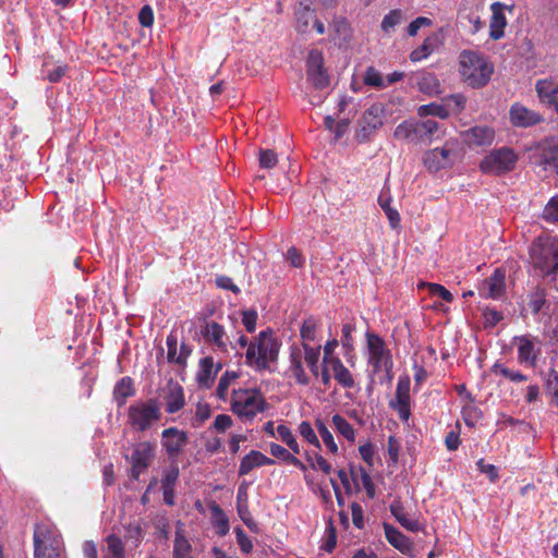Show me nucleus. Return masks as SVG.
Instances as JSON below:
<instances>
[{
    "label": "nucleus",
    "instance_id": "nucleus-61",
    "mask_svg": "<svg viewBox=\"0 0 558 558\" xmlns=\"http://www.w3.org/2000/svg\"><path fill=\"white\" fill-rule=\"evenodd\" d=\"M544 218L547 221H558V195L554 196L544 208Z\"/></svg>",
    "mask_w": 558,
    "mask_h": 558
},
{
    "label": "nucleus",
    "instance_id": "nucleus-49",
    "mask_svg": "<svg viewBox=\"0 0 558 558\" xmlns=\"http://www.w3.org/2000/svg\"><path fill=\"white\" fill-rule=\"evenodd\" d=\"M403 17L402 11L399 9L391 10L386 14L381 21V29L389 34L393 28L401 23Z\"/></svg>",
    "mask_w": 558,
    "mask_h": 558
},
{
    "label": "nucleus",
    "instance_id": "nucleus-17",
    "mask_svg": "<svg viewBox=\"0 0 558 558\" xmlns=\"http://www.w3.org/2000/svg\"><path fill=\"white\" fill-rule=\"evenodd\" d=\"M481 296L485 299L498 300L506 292V271L502 268H496L487 277L478 289Z\"/></svg>",
    "mask_w": 558,
    "mask_h": 558
},
{
    "label": "nucleus",
    "instance_id": "nucleus-16",
    "mask_svg": "<svg viewBox=\"0 0 558 558\" xmlns=\"http://www.w3.org/2000/svg\"><path fill=\"white\" fill-rule=\"evenodd\" d=\"M162 399L165 401V410L169 414L181 411L186 402L183 387L170 378L162 388Z\"/></svg>",
    "mask_w": 558,
    "mask_h": 558
},
{
    "label": "nucleus",
    "instance_id": "nucleus-48",
    "mask_svg": "<svg viewBox=\"0 0 558 558\" xmlns=\"http://www.w3.org/2000/svg\"><path fill=\"white\" fill-rule=\"evenodd\" d=\"M167 360L170 363H175L178 365H184V355L177 354V348H178V339L177 336L173 333H170L167 337Z\"/></svg>",
    "mask_w": 558,
    "mask_h": 558
},
{
    "label": "nucleus",
    "instance_id": "nucleus-11",
    "mask_svg": "<svg viewBox=\"0 0 558 558\" xmlns=\"http://www.w3.org/2000/svg\"><path fill=\"white\" fill-rule=\"evenodd\" d=\"M366 340L368 350V364L373 367V372L378 373L383 368H391V354L390 351L386 348L383 338L376 333L366 332Z\"/></svg>",
    "mask_w": 558,
    "mask_h": 558
},
{
    "label": "nucleus",
    "instance_id": "nucleus-9",
    "mask_svg": "<svg viewBox=\"0 0 558 558\" xmlns=\"http://www.w3.org/2000/svg\"><path fill=\"white\" fill-rule=\"evenodd\" d=\"M518 155L508 147L493 150L480 163L483 173L499 175L513 170Z\"/></svg>",
    "mask_w": 558,
    "mask_h": 558
},
{
    "label": "nucleus",
    "instance_id": "nucleus-51",
    "mask_svg": "<svg viewBox=\"0 0 558 558\" xmlns=\"http://www.w3.org/2000/svg\"><path fill=\"white\" fill-rule=\"evenodd\" d=\"M299 433L307 442L313 445L315 448H317V449L322 448L315 430L313 429L312 425L307 421H303L300 423Z\"/></svg>",
    "mask_w": 558,
    "mask_h": 558
},
{
    "label": "nucleus",
    "instance_id": "nucleus-46",
    "mask_svg": "<svg viewBox=\"0 0 558 558\" xmlns=\"http://www.w3.org/2000/svg\"><path fill=\"white\" fill-rule=\"evenodd\" d=\"M434 51V39L427 37L421 46L412 50L410 53V60L412 62H418L426 59Z\"/></svg>",
    "mask_w": 558,
    "mask_h": 558
},
{
    "label": "nucleus",
    "instance_id": "nucleus-27",
    "mask_svg": "<svg viewBox=\"0 0 558 558\" xmlns=\"http://www.w3.org/2000/svg\"><path fill=\"white\" fill-rule=\"evenodd\" d=\"M332 371V377L344 389H352L355 387V379L350 369L342 363L341 359H332L329 364Z\"/></svg>",
    "mask_w": 558,
    "mask_h": 558
},
{
    "label": "nucleus",
    "instance_id": "nucleus-42",
    "mask_svg": "<svg viewBox=\"0 0 558 558\" xmlns=\"http://www.w3.org/2000/svg\"><path fill=\"white\" fill-rule=\"evenodd\" d=\"M317 323L313 316L304 319L301 328H300V337L302 339V348H305V344H310V342L315 340L316 337Z\"/></svg>",
    "mask_w": 558,
    "mask_h": 558
},
{
    "label": "nucleus",
    "instance_id": "nucleus-57",
    "mask_svg": "<svg viewBox=\"0 0 558 558\" xmlns=\"http://www.w3.org/2000/svg\"><path fill=\"white\" fill-rule=\"evenodd\" d=\"M234 532H235L236 542L240 546L241 551L246 555L251 554L253 550V543H252L251 538L246 535V533L241 527H236Z\"/></svg>",
    "mask_w": 558,
    "mask_h": 558
},
{
    "label": "nucleus",
    "instance_id": "nucleus-26",
    "mask_svg": "<svg viewBox=\"0 0 558 558\" xmlns=\"http://www.w3.org/2000/svg\"><path fill=\"white\" fill-rule=\"evenodd\" d=\"M214 366L215 363L211 356L201 359L196 374V380L201 387L209 388L213 385L217 373L221 369V364H218L216 369H214Z\"/></svg>",
    "mask_w": 558,
    "mask_h": 558
},
{
    "label": "nucleus",
    "instance_id": "nucleus-28",
    "mask_svg": "<svg viewBox=\"0 0 558 558\" xmlns=\"http://www.w3.org/2000/svg\"><path fill=\"white\" fill-rule=\"evenodd\" d=\"M312 0H300L296 9V29L304 34L307 33L310 24L316 19L315 10L312 9Z\"/></svg>",
    "mask_w": 558,
    "mask_h": 558
},
{
    "label": "nucleus",
    "instance_id": "nucleus-40",
    "mask_svg": "<svg viewBox=\"0 0 558 558\" xmlns=\"http://www.w3.org/2000/svg\"><path fill=\"white\" fill-rule=\"evenodd\" d=\"M331 421L337 432L340 435H342L348 441L353 442L355 440V430L352 424L347 418H344L340 414H335Z\"/></svg>",
    "mask_w": 558,
    "mask_h": 558
},
{
    "label": "nucleus",
    "instance_id": "nucleus-45",
    "mask_svg": "<svg viewBox=\"0 0 558 558\" xmlns=\"http://www.w3.org/2000/svg\"><path fill=\"white\" fill-rule=\"evenodd\" d=\"M462 417L469 427H474L483 417V412L476 405L470 403L462 408Z\"/></svg>",
    "mask_w": 558,
    "mask_h": 558
},
{
    "label": "nucleus",
    "instance_id": "nucleus-31",
    "mask_svg": "<svg viewBox=\"0 0 558 558\" xmlns=\"http://www.w3.org/2000/svg\"><path fill=\"white\" fill-rule=\"evenodd\" d=\"M123 537L126 542H131L136 548L140 546L145 536L144 522L142 519H134L123 524Z\"/></svg>",
    "mask_w": 558,
    "mask_h": 558
},
{
    "label": "nucleus",
    "instance_id": "nucleus-30",
    "mask_svg": "<svg viewBox=\"0 0 558 558\" xmlns=\"http://www.w3.org/2000/svg\"><path fill=\"white\" fill-rule=\"evenodd\" d=\"M134 380L130 376L119 379L113 388V398L119 407L125 404L126 399L135 396Z\"/></svg>",
    "mask_w": 558,
    "mask_h": 558
},
{
    "label": "nucleus",
    "instance_id": "nucleus-63",
    "mask_svg": "<svg viewBox=\"0 0 558 558\" xmlns=\"http://www.w3.org/2000/svg\"><path fill=\"white\" fill-rule=\"evenodd\" d=\"M215 283L218 288L231 291L234 294H239L241 292L240 288L233 283L232 279L228 276L221 275L216 277Z\"/></svg>",
    "mask_w": 558,
    "mask_h": 558
},
{
    "label": "nucleus",
    "instance_id": "nucleus-55",
    "mask_svg": "<svg viewBox=\"0 0 558 558\" xmlns=\"http://www.w3.org/2000/svg\"><path fill=\"white\" fill-rule=\"evenodd\" d=\"M269 451L272 457L281 460L287 464H290L291 460H293V458L295 457L294 453H291L288 449L276 442L270 444Z\"/></svg>",
    "mask_w": 558,
    "mask_h": 558
},
{
    "label": "nucleus",
    "instance_id": "nucleus-53",
    "mask_svg": "<svg viewBox=\"0 0 558 558\" xmlns=\"http://www.w3.org/2000/svg\"><path fill=\"white\" fill-rule=\"evenodd\" d=\"M238 375L235 373L226 372L219 379L218 386L216 388V396L225 400L228 393V389L231 380L235 379Z\"/></svg>",
    "mask_w": 558,
    "mask_h": 558
},
{
    "label": "nucleus",
    "instance_id": "nucleus-58",
    "mask_svg": "<svg viewBox=\"0 0 558 558\" xmlns=\"http://www.w3.org/2000/svg\"><path fill=\"white\" fill-rule=\"evenodd\" d=\"M287 260L291 264L292 267L301 268L304 266L305 257L303 254L294 246L288 248L286 253Z\"/></svg>",
    "mask_w": 558,
    "mask_h": 558
},
{
    "label": "nucleus",
    "instance_id": "nucleus-47",
    "mask_svg": "<svg viewBox=\"0 0 558 558\" xmlns=\"http://www.w3.org/2000/svg\"><path fill=\"white\" fill-rule=\"evenodd\" d=\"M493 372L495 374H500L502 377L509 379L512 383H522L527 380V376L521 372L510 369L498 363L493 366Z\"/></svg>",
    "mask_w": 558,
    "mask_h": 558
},
{
    "label": "nucleus",
    "instance_id": "nucleus-37",
    "mask_svg": "<svg viewBox=\"0 0 558 558\" xmlns=\"http://www.w3.org/2000/svg\"><path fill=\"white\" fill-rule=\"evenodd\" d=\"M187 554H192V545L184 535L183 523L178 521L173 542V557L186 556Z\"/></svg>",
    "mask_w": 558,
    "mask_h": 558
},
{
    "label": "nucleus",
    "instance_id": "nucleus-32",
    "mask_svg": "<svg viewBox=\"0 0 558 558\" xmlns=\"http://www.w3.org/2000/svg\"><path fill=\"white\" fill-rule=\"evenodd\" d=\"M378 205L381 207L384 213L386 214L390 225L392 228H396L400 223V215L397 209L390 206L392 201L390 189L388 186H384L378 195Z\"/></svg>",
    "mask_w": 558,
    "mask_h": 558
},
{
    "label": "nucleus",
    "instance_id": "nucleus-18",
    "mask_svg": "<svg viewBox=\"0 0 558 558\" xmlns=\"http://www.w3.org/2000/svg\"><path fill=\"white\" fill-rule=\"evenodd\" d=\"M514 5H508L502 2H494L490 5L492 17L489 23V37L494 40H499L505 36V28L507 26V19L505 11L513 12Z\"/></svg>",
    "mask_w": 558,
    "mask_h": 558
},
{
    "label": "nucleus",
    "instance_id": "nucleus-4",
    "mask_svg": "<svg viewBox=\"0 0 558 558\" xmlns=\"http://www.w3.org/2000/svg\"><path fill=\"white\" fill-rule=\"evenodd\" d=\"M34 558H62V536L57 526L50 522L35 524L34 533Z\"/></svg>",
    "mask_w": 558,
    "mask_h": 558
},
{
    "label": "nucleus",
    "instance_id": "nucleus-29",
    "mask_svg": "<svg viewBox=\"0 0 558 558\" xmlns=\"http://www.w3.org/2000/svg\"><path fill=\"white\" fill-rule=\"evenodd\" d=\"M390 513L401 524L402 527L410 532H418L422 530L420 522L415 519H409L405 515L404 507L400 498L395 499L389 506Z\"/></svg>",
    "mask_w": 558,
    "mask_h": 558
},
{
    "label": "nucleus",
    "instance_id": "nucleus-2",
    "mask_svg": "<svg viewBox=\"0 0 558 558\" xmlns=\"http://www.w3.org/2000/svg\"><path fill=\"white\" fill-rule=\"evenodd\" d=\"M459 72L469 86L480 88L489 82L494 66L481 53L463 50L459 56Z\"/></svg>",
    "mask_w": 558,
    "mask_h": 558
},
{
    "label": "nucleus",
    "instance_id": "nucleus-6",
    "mask_svg": "<svg viewBox=\"0 0 558 558\" xmlns=\"http://www.w3.org/2000/svg\"><path fill=\"white\" fill-rule=\"evenodd\" d=\"M268 403L259 389L234 390L231 409L244 421L252 422L258 413L267 410Z\"/></svg>",
    "mask_w": 558,
    "mask_h": 558
},
{
    "label": "nucleus",
    "instance_id": "nucleus-39",
    "mask_svg": "<svg viewBox=\"0 0 558 558\" xmlns=\"http://www.w3.org/2000/svg\"><path fill=\"white\" fill-rule=\"evenodd\" d=\"M304 350V361L310 368L311 373L315 376H319V359L322 347H311L310 344H305Z\"/></svg>",
    "mask_w": 558,
    "mask_h": 558
},
{
    "label": "nucleus",
    "instance_id": "nucleus-60",
    "mask_svg": "<svg viewBox=\"0 0 558 558\" xmlns=\"http://www.w3.org/2000/svg\"><path fill=\"white\" fill-rule=\"evenodd\" d=\"M257 317V312L255 310H246L242 313V324L247 332L255 331Z\"/></svg>",
    "mask_w": 558,
    "mask_h": 558
},
{
    "label": "nucleus",
    "instance_id": "nucleus-38",
    "mask_svg": "<svg viewBox=\"0 0 558 558\" xmlns=\"http://www.w3.org/2000/svg\"><path fill=\"white\" fill-rule=\"evenodd\" d=\"M68 69L66 64L50 63L46 61L43 64L40 73L44 80H47L50 83H58L65 75Z\"/></svg>",
    "mask_w": 558,
    "mask_h": 558
},
{
    "label": "nucleus",
    "instance_id": "nucleus-19",
    "mask_svg": "<svg viewBox=\"0 0 558 558\" xmlns=\"http://www.w3.org/2000/svg\"><path fill=\"white\" fill-rule=\"evenodd\" d=\"M307 76L317 89L326 88L329 85V77L324 68L323 56L312 51L307 60Z\"/></svg>",
    "mask_w": 558,
    "mask_h": 558
},
{
    "label": "nucleus",
    "instance_id": "nucleus-8",
    "mask_svg": "<svg viewBox=\"0 0 558 558\" xmlns=\"http://www.w3.org/2000/svg\"><path fill=\"white\" fill-rule=\"evenodd\" d=\"M458 140H448L442 147L428 149L423 156V162L429 172L452 167L458 156Z\"/></svg>",
    "mask_w": 558,
    "mask_h": 558
},
{
    "label": "nucleus",
    "instance_id": "nucleus-14",
    "mask_svg": "<svg viewBox=\"0 0 558 558\" xmlns=\"http://www.w3.org/2000/svg\"><path fill=\"white\" fill-rule=\"evenodd\" d=\"M509 121L512 126L526 129L544 121V117L535 110L529 109L520 102H514L509 109Z\"/></svg>",
    "mask_w": 558,
    "mask_h": 558
},
{
    "label": "nucleus",
    "instance_id": "nucleus-52",
    "mask_svg": "<svg viewBox=\"0 0 558 558\" xmlns=\"http://www.w3.org/2000/svg\"><path fill=\"white\" fill-rule=\"evenodd\" d=\"M180 470L177 464H171L169 469L165 471V474L161 478V488H174L175 483L179 478Z\"/></svg>",
    "mask_w": 558,
    "mask_h": 558
},
{
    "label": "nucleus",
    "instance_id": "nucleus-59",
    "mask_svg": "<svg viewBox=\"0 0 558 558\" xmlns=\"http://www.w3.org/2000/svg\"><path fill=\"white\" fill-rule=\"evenodd\" d=\"M457 430H450L445 437V445L449 451H454L459 448L460 440V424L456 425Z\"/></svg>",
    "mask_w": 558,
    "mask_h": 558
},
{
    "label": "nucleus",
    "instance_id": "nucleus-15",
    "mask_svg": "<svg viewBox=\"0 0 558 558\" xmlns=\"http://www.w3.org/2000/svg\"><path fill=\"white\" fill-rule=\"evenodd\" d=\"M161 446L169 459H175L182 453L189 441L187 433L178 427H168L161 432Z\"/></svg>",
    "mask_w": 558,
    "mask_h": 558
},
{
    "label": "nucleus",
    "instance_id": "nucleus-44",
    "mask_svg": "<svg viewBox=\"0 0 558 558\" xmlns=\"http://www.w3.org/2000/svg\"><path fill=\"white\" fill-rule=\"evenodd\" d=\"M427 288L432 296H439L441 300L451 303L453 301L452 293L439 283L421 282L418 289Z\"/></svg>",
    "mask_w": 558,
    "mask_h": 558
},
{
    "label": "nucleus",
    "instance_id": "nucleus-13",
    "mask_svg": "<svg viewBox=\"0 0 558 558\" xmlns=\"http://www.w3.org/2000/svg\"><path fill=\"white\" fill-rule=\"evenodd\" d=\"M512 342L518 347V362L534 367L541 353V349L536 345L537 339L531 335H522L513 337Z\"/></svg>",
    "mask_w": 558,
    "mask_h": 558
},
{
    "label": "nucleus",
    "instance_id": "nucleus-43",
    "mask_svg": "<svg viewBox=\"0 0 558 558\" xmlns=\"http://www.w3.org/2000/svg\"><path fill=\"white\" fill-rule=\"evenodd\" d=\"M277 435H278L279 439L281 441H283L294 454L300 453V451H301L300 446H299L292 430L288 426H286L283 424L278 425Z\"/></svg>",
    "mask_w": 558,
    "mask_h": 558
},
{
    "label": "nucleus",
    "instance_id": "nucleus-35",
    "mask_svg": "<svg viewBox=\"0 0 558 558\" xmlns=\"http://www.w3.org/2000/svg\"><path fill=\"white\" fill-rule=\"evenodd\" d=\"M107 550L104 558H126V549L123 539L111 533L105 538Z\"/></svg>",
    "mask_w": 558,
    "mask_h": 558
},
{
    "label": "nucleus",
    "instance_id": "nucleus-5",
    "mask_svg": "<svg viewBox=\"0 0 558 558\" xmlns=\"http://www.w3.org/2000/svg\"><path fill=\"white\" fill-rule=\"evenodd\" d=\"M440 130V124L434 120H405L395 130L393 136L397 140L405 141L411 144L430 145Z\"/></svg>",
    "mask_w": 558,
    "mask_h": 558
},
{
    "label": "nucleus",
    "instance_id": "nucleus-33",
    "mask_svg": "<svg viewBox=\"0 0 558 558\" xmlns=\"http://www.w3.org/2000/svg\"><path fill=\"white\" fill-rule=\"evenodd\" d=\"M209 510L213 517V525L219 536H225L229 533L230 524L223 509L215 501L209 504Z\"/></svg>",
    "mask_w": 558,
    "mask_h": 558
},
{
    "label": "nucleus",
    "instance_id": "nucleus-62",
    "mask_svg": "<svg viewBox=\"0 0 558 558\" xmlns=\"http://www.w3.org/2000/svg\"><path fill=\"white\" fill-rule=\"evenodd\" d=\"M546 388L549 391V393L553 395L556 403L558 404V371L554 368L549 369L546 381Z\"/></svg>",
    "mask_w": 558,
    "mask_h": 558
},
{
    "label": "nucleus",
    "instance_id": "nucleus-10",
    "mask_svg": "<svg viewBox=\"0 0 558 558\" xmlns=\"http://www.w3.org/2000/svg\"><path fill=\"white\" fill-rule=\"evenodd\" d=\"M156 457V445L148 441H140L134 445L131 456H125L130 462L131 468L129 475L132 480L138 481L142 473H144L153 463Z\"/></svg>",
    "mask_w": 558,
    "mask_h": 558
},
{
    "label": "nucleus",
    "instance_id": "nucleus-23",
    "mask_svg": "<svg viewBox=\"0 0 558 558\" xmlns=\"http://www.w3.org/2000/svg\"><path fill=\"white\" fill-rule=\"evenodd\" d=\"M272 464H275L274 459L266 457L258 450H251L242 458L238 473L240 476H244L255 468Z\"/></svg>",
    "mask_w": 558,
    "mask_h": 558
},
{
    "label": "nucleus",
    "instance_id": "nucleus-24",
    "mask_svg": "<svg viewBox=\"0 0 558 558\" xmlns=\"http://www.w3.org/2000/svg\"><path fill=\"white\" fill-rule=\"evenodd\" d=\"M385 536L388 543L404 555L411 554L413 544L411 539L389 523H384Z\"/></svg>",
    "mask_w": 558,
    "mask_h": 558
},
{
    "label": "nucleus",
    "instance_id": "nucleus-36",
    "mask_svg": "<svg viewBox=\"0 0 558 558\" xmlns=\"http://www.w3.org/2000/svg\"><path fill=\"white\" fill-rule=\"evenodd\" d=\"M538 98L543 102L551 104L558 94V84L554 80H538L535 85Z\"/></svg>",
    "mask_w": 558,
    "mask_h": 558
},
{
    "label": "nucleus",
    "instance_id": "nucleus-3",
    "mask_svg": "<svg viewBox=\"0 0 558 558\" xmlns=\"http://www.w3.org/2000/svg\"><path fill=\"white\" fill-rule=\"evenodd\" d=\"M531 263L542 276L558 274V239L538 236L530 248Z\"/></svg>",
    "mask_w": 558,
    "mask_h": 558
},
{
    "label": "nucleus",
    "instance_id": "nucleus-7",
    "mask_svg": "<svg viewBox=\"0 0 558 558\" xmlns=\"http://www.w3.org/2000/svg\"><path fill=\"white\" fill-rule=\"evenodd\" d=\"M161 410L156 398L136 401L128 409V423L136 432H145L161 418Z\"/></svg>",
    "mask_w": 558,
    "mask_h": 558
},
{
    "label": "nucleus",
    "instance_id": "nucleus-21",
    "mask_svg": "<svg viewBox=\"0 0 558 558\" xmlns=\"http://www.w3.org/2000/svg\"><path fill=\"white\" fill-rule=\"evenodd\" d=\"M201 333L207 343L215 345L222 353L228 352V338L222 325L214 320L206 322Z\"/></svg>",
    "mask_w": 558,
    "mask_h": 558
},
{
    "label": "nucleus",
    "instance_id": "nucleus-12",
    "mask_svg": "<svg viewBox=\"0 0 558 558\" xmlns=\"http://www.w3.org/2000/svg\"><path fill=\"white\" fill-rule=\"evenodd\" d=\"M410 386V377L408 375L400 376L396 389V399L390 401V407L398 413L399 418L405 423L411 415Z\"/></svg>",
    "mask_w": 558,
    "mask_h": 558
},
{
    "label": "nucleus",
    "instance_id": "nucleus-25",
    "mask_svg": "<svg viewBox=\"0 0 558 558\" xmlns=\"http://www.w3.org/2000/svg\"><path fill=\"white\" fill-rule=\"evenodd\" d=\"M494 130L486 125L471 128L464 133V141L470 146L490 145L494 141Z\"/></svg>",
    "mask_w": 558,
    "mask_h": 558
},
{
    "label": "nucleus",
    "instance_id": "nucleus-41",
    "mask_svg": "<svg viewBox=\"0 0 558 558\" xmlns=\"http://www.w3.org/2000/svg\"><path fill=\"white\" fill-rule=\"evenodd\" d=\"M417 114L420 117L434 116L440 119H447L450 114L448 108L445 105L430 102L427 105L420 106L417 108Z\"/></svg>",
    "mask_w": 558,
    "mask_h": 558
},
{
    "label": "nucleus",
    "instance_id": "nucleus-20",
    "mask_svg": "<svg viewBox=\"0 0 558 558\" xmlns=\"http://www.w3.org/2000/svg\"><path fill=\"white\" fill-rule=\"evenodd\" d=\"M384 124L383 110L379 106L369 107L363 114V125L356 133V138L360 142H365L369 138L374 131Z\"/></svg>",
    "mask_w": 558,
    "mask_h": 558
},
{
    "label": "nucleus",
    "instance_id": "nucleus-34",
    "mask_svg": "<svg viewBox=\"0 0 558 558\" xmlns=\"http://www.w3.org/2000/svg\"><path fill=\"white\" fill-rule=\"evenodd\" d=\"M416 85L421 93L428 96H436L441 93L440 82L433 73H422L417 78Z\"/></svg>",
    "mask_w": 558,
    "mask_h": 558
},
{
    "label": "nucleus",
    "instance_id": "nucleus-22",
    "mask_svg": "<svg viewBox=\"0 0 558 558\" xmlns=\"http://www.w3.org/2000/svg\"><path fill=\"white\" fill-rule=\"evenodd\" d=\"M289 372L294 377L295 381L299 385L306 386L310 384V377L305 373V369L303 367V361H304V350L303 348L292 344L289 348Z\"/></svg>",
    "mask_w": 558,
    "mask_h": 558
},
{
    "label": "nucleus",
    "instance_id": "nucleus-50",
    "mask_svg": "<svg viewBox=\"0 0 558 558\" xmlns=\"http://www.w3.org/2000/svg\"><path fill=\"white\" fill-rule=\"evenodd\" d=\"M364 83L367 86H373L376 88H384L387 86L385 83L381 73L376 70L374 66H368L366 69L365 75H364Z\"/></svg>",
    "mask_w": 558,
    "mask_h": 558
},
{
    "label": "nucleus",
    "instance_id": "nucleus-56",
    "mask_svg": "<svg viewBox=\"0 0 558 558\" xmlns=\"http://www.w3.org/2000/svg\"><path fill=\"white\" fill-rule=\"evenodd\" d=\"M326 541L320 548L327 553H331L337 546V530L331 520H329L326 527Z\"/></svg>",
    "mask_w": 558,
    "mask_h": 558
},
{
    "label": "nucleus",
    "instance_id": "nucleus-64",
    "mask_svg": "<svg viewBox=\"0 0 558 558\" xmlns=\"http://www.w3.org/2000/svg\"><path fill=\"white\" fill-rule=\"evenodd\" d=\"M545 295L542 292H536L530 296L529 307L532 314L537 315L545 305Z\"/></svg>",
    "mask_w": 558,
    "mask_h": 558
},
{
    "label": "nucleus",
    "instance_id": "nucleus-1",
    "mask_svg": "<svg viewBox=\"0 0 558 558\" xmlns=\"http://www.w3.org/2000/svg\"><path fill=\"white\" fill-rule=\"evenodd\" d=\"M281 342L267 329L258 333L250 342L245 353V363L257 372L267 371L270 364L278 361Z\"/></svg>",
    "mask_w": 558,
    "mask_h": 558
},
{
    "label": "nucleus",
    "instance_id": "nucleus-54",
    "mask_svg": "<svg viewBox=\"0 0 558 558\" xmlns=\"http://www.w3.org/2000/svg\"><path fill=\"white\" fill-rule=\"evenodd\" d=\"M258 161L260 168L272 169L278 163V156L271 149H260Z\"/></svg>",
    "mask_w": 558,
    "mask_h": 558
}]
</instances>
